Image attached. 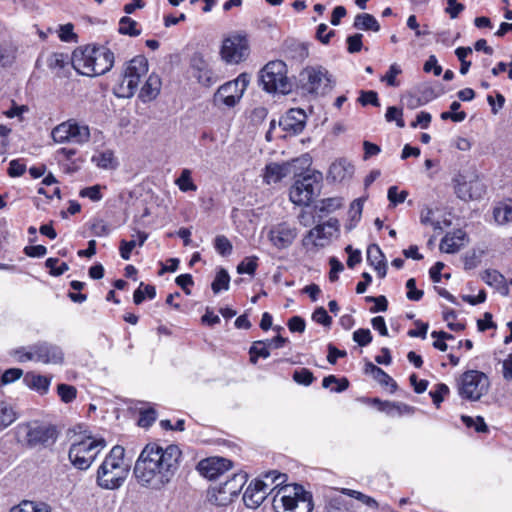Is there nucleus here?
I'll list each match as a JSON object with an SVG mask.
<instances>
[{
	"instance_id": "obj_1",
	"label": "nucleus",
	"mask_w": 512,
	"mask_h": 512,
	"mask_svg": "<svg viewBox=\"0 0 512 512\" xmlns=\"http://www.w3.org/2000/svg\"><path fill=\"white\" fill-rule=\"evenodd\" d=\"M182 452L177 445L165 447L157 443L147 444L141 451L134 466L137 482L145 488L161 490L175 476Z\"/></svg>"
},
{
	"instance_id": "obj_2",
	"label": "nucleus",
	"mask_w": 512,
	"mask_h": 512,
	"mask_svg": "<svg viewBox=\"0 0 512 512\" xmlns=\"http://www.w3.org/2000/svg\"><path fill=\"white\" fill-rule=\"evenodd\" d=\"M71 64L81 75L99 76L111 70L114 65V54L104 46L78 47L72 53Z\"/></svg>"
},
{
	"instance_id": "obj_3",
	"label": "nucleus",
	"mask_w": 512,
	"mask_h": 512,
	"mask_svg": "<svg viewBox=\"0 0 512 512\" xmlns=\"http://www.w3.org/2000/svg\"><path fill=\"white\" fill-rule=\"evenodd\" d=\"M122 446H114L97 471V484L107 490L118 489L125 482L130 466L124 459Z\"/></svg>"
},
{
	"instance_id": "obj_4",
	"label": "nucleus",
	"mask_w": 512,
	"mask_h": 512,
	"mask_svg": "<svg viewBox=\"0 0 512 512\" xmlns=\"http://www.w3.org/2000/svg\"><path fill=\"white\" fill-rule=\"evenodd\" d=\"M273 506L278 512H312V494L299 484H286L273 496Z\"/></svg>"
},
{
	"instance_id": "obj_5",
	"label": "nucleus",
	"mask_w": 512,
	"mask_h": 512,
	"mask_svg": "<svg viewBox=\"0 0 512 512\" xmlns=\"http://www.w3.org/2000/svg\"><path fill=\"white\" fill-rule=\"evenodd\" d=\"M148 72V61L144 56H136L130 60L123 72L122 80L115 87V95L119 98L132 97L139 85L141 77Z\"/></svg>"
},
{
	"instance_id": "obj_6",
	"label": "nucleus",
	"mask_w": 512,
	"mask_h": 512,
	"mask_svg": "<svg viewBox=\"0 0 512 512\" xmlns=\"http://www.w3.org/2000/svg\"><path fill=\"white\" fill-rule=\"evenodd\" d=\"M18 434L24 436L27 445L30 447H48L56 442L59 430L57 426L51 423L34 420L20 425Z\"/></svg>"
},
{
	"instance_id": "obj_7",
	"label": "nucleus",
	"mask_w": 512,
	"mask_h": 512,
	"mask_svg": "<svg viewBox=\"0 0 512 512\" xmlns=\"http://www.w3.org/2000/svg\"><path fill=\"white\" fill-rule=\"evenodd\" d=\"M105 446L106 442L103 438L87 437L71 445L68 453L69 460L76 468L86 470Z\"/></svg>"
},
{
	"instance_id": "obj_8",
	"label": "nucleus",
	"mask_w": 512,
	"mask_h": 512,
	"mask_svg": "<svg viewBox=\"0 0 512 512\" xmlns=\"http://www.w3.org/2000/svg\"><path fill=\"white\" fill-rule=\"evenodd\" d=\"M261 83L267 92L287 94L291 91V83L287 77V66L281 60L271 61L261 71Z\"/></svg>"
},
{
	"instance_id": "obj_9",
	"label": "nucleus",
	"mask_w": 512,
	"mask_h": 512,
	"mask_svg": "<svg viewBox=\"0 0 512 512\" xmlns=\"http://www.w3.org/2000/svg\"><path fill=\"white\" fill-rule=\"evenodd\" d=\"M55 143H75L82 145L90 139V129L88 125L78 123L75 120H68L60 123L51 132Z\"/></svg>"
},
{
	"instance_id": "obj_10",
	"label": "nucleus",
	"mask_w": 512,
	"mask_h": 512,
	"mask_svg": "<svg viewBox=\"0 0 512 512\" xmlns=\"http://www.w3.org/2000/svg\"><path fill=\"white\" fill-rule=\"evenodd\" d=\"M490 387V381L486 374L477 370H469L461 376L459 394L469 400H479Z\"/></svg>"
},
{
	"instance_id": "obj_11",
	"label": "nucleus",
	"mask_w": 512,
	"mask_h": 512,
	"mask_svg": "<svg viewBox=\"0 0 512 512\" xmlns=\"http://www.w3.org/2000/svg\"><path fill=\"white\" fill-rule=\"evenodd\" d=\"M301 88L309 94H324L330 89V76L322 66H309L299 74Z\"/></svg>"
},
{
	"instance_id": "obj_12",
	"label": "nucleus",
	"mask_w": 512,
	"mask_h": 512,
	"mask_svg": "<svg viewBox=\"0 0 512 512\" xmlns=\"http://www.w3.org/2000/svg\"><path fill=\"white\" fill-rule=\"evenodd\" d=\"M320 173L307 174L297 179L290 188V200L299 206H307L319 188Z\"/></svg>"
},
{
	"instance_id": "obj_13",
	"label": "nucleus",
	"mask_w": 512,
	"mask_h": 512,
	"mask_svg": "<svg viewBox=\"0 0 512 512\" xmlns=\"http://www.w3.org/2000/svg\"><path fill=\"white\" fill-rule=\"evenodd\" d=\"M248 84V75L240 74L235 80L229 81L218 88L214 94V102L227 107H234L243 97Z\"/></svg>"
},
{
	"instance_id": "obj_14",
	"label": "nucleus",
	"mask_w": 512,
	"mask_h": 512,
	"mask_svg": "<svg viewBox=\"0 0 512 512\" xmlns=\"http://www.w3.org/2000/svg\"><path fill=\"white\" fill-rule=\"evenodd\" d=\"M248 480L245 472L233 473V475L223 483L213 488L214 501L217 505H226L230 503L242 490Z\"/></svg>"
},
{
	"instance_id": "obj_15",
	"label": "nucleus",
	"mask_w": 512,
	"mask_h": 512,
	"mask_svg": "<svg viewBox=\"0 0 512 512\" xmlns=\"http://www.w3.org/2000/svg\"><path fill=\"white\" fill-rule=\"evenodd\" d=\"M220 54L229 64H238L249 54L248 40L244 35L233 34L223 40Z\"/></svg>"
},
{
	"instance_id": "obj_16",
	"label": "nucleus",
	"mask_w": 512,
	"mask_h": 512,
	"mask_svg": "<svg viewBox=\"0 0 512 512\" xmlns=\"http://www.w3.org/2000/svg\"><path fill=\"white\" fill-rule=\"evenodd\" d=\"M297 236V228L293 224L285 221L272 225L267 231L269 242L278 250L289 248Z\"/></svg>"
},
{
	"instance_id": "obj_17",
	"label": "nucleus",
	"mask_w": 512,
	"mask_h": 512,
	"mask_svg": "<svg viewBox=\"0 0 512 512\" xmlns=\"http://www.w3.org/2000/svg\"><path fill=\"white\" fill-rule=\"evenodd\" d=\"M33 356L28 358L34 359L35 362L43 364H62L64 361V353L60 346L50 342H38L33 344Z\"/></svg>"
},
{
	"instance_id": "obj_18",
	"label": "nucleus",
	"mask_w": 512,
	"mask_h": 512,
	"mask_svg": "<svg viewBox=\"0 0 512 512\" xmlns=\"http://www.w3.org/2000/svg\"><path fill=\"white\" fill-rule=\"evenodd\" d=\"M233 466L232 461L223 457H209L201 460L197 465L199 473L212 480L219 478Z\"/></svg>"
},
{
	"instance_id": "obj_19",
	"label": "nucleus",
	"mask_w": 512,
	"mask_h": 512,
	"mask_svg": "<svg viewBox=\"0 0 512 512\" xmlns=\"http://www.w3.org/2000/svg\"><path fill=\"white\" fill-rule=\"evenodd\" d=\"M327 227H332L331 221L315 226L303 237L302 245L308 252H316L329 243L331 233L326 232Z\"/></svg>"
},
{
	"instance_id": "obj_20",
	"label": "nucleus",
	"mask_w": 512,
	"mask_h": 512,
	"mask_svg": "<svg viewBox=\"0 0 512 512\" xmlns=\"http://www.w3.org/2000/svg\"><path fill=\"white\" fill-rule=\"evenodd\" d=\"M270 484L255 479L246 488L243 494V502L247 508L256 509L269 495Z\"/></svg>"
},
{
	"instance_id": "obj_21",
	"label": "nucleus",
	"mask_w": 512,
	"mask_h": 512,
	"mask_svg": "<svg viewBox=\"0 0 512 512\" xmlns=\"http://www.w3.org/2000/svg\"><path fill=\"white\" fill-rule=\"evenodd\" d=\"M306 114L302 109L293 108L290 109L284 116L279 120V127L287 135H296L303 131L306 124Z\"/></svg>"
},
{
	"instance_id": "obj_22",
	"label": "nucleus",
	"mask_w": 512,
	"mask_h": 512,
	"mask_svg": "<svg viewBox=\"0 0 512 512\" xmlns=\"http://www.w3.org/2000/svg\"><path fill=\"white\" fill-rule=\"evenodd\" d=\"M191 68L196 72L199 83L211 86L218 81L217 75L210 69L208 62L200 53H194L190 60Z\"/></svg>"
},
{
	"instance_id": "obj_23",
	"label": "nucleus",
	"mask_w": 512,
	"mask_h": 512,
	"mask_svg": "<svg viewBox=\"0 0 512 512\" xmlns=\"http://www.w3.org/2000/svg\"><path fill=\"white\" fill-rule=\"evenodd\" d=\"M455 191L462 200L478 199L484 193V186L477 178L467 181L460 176L456 179Z\"/></svg>"
},
{
	"instance_id": "obj_24",
	"label": "nucleus",
	"mask_w": 512,
	"mask_h": 512,
	"mask_svg": "<svg viewBox=\"0 0 512 512\" xmlns=\"http://www.w3.org/2000/svg\"><path fill=\"white\" fill-rule=\"evenodd\" d=\"M367 261L374 267L380 278H384L387 274V265L385 255L380 247L376 244H371L367 249Z\"/></svg>"
},
{
	"instance_id": "obj_25",
	"label": "nucleus",
	"mask_w": 512,
	"mask_h": 512,
	"mask_svg": "<svg viewBox=\"0 0 512 512\" xmlns=\"http://www.w3.org/2000/svg\"><path fill=\"white\" fill-rule=\"evenodd\" d=\"M354 173V166L346 159H338L329 169V177L335 182L349 179Z\"/></svg>"
},
{
	"instance_id": "obj_26",
	"label": "nucleus",
	"mask_w": 512,
	"mask_h": 512,
	"mask_svg": "<svg viewBox=\"0 0 512 512\" xmlns=\"http://www.w3.org/2000/svg\"><path fill=\"white\" fill-rule=\"evenodd\" d=\"M161 85L162 82L158 75L154 73L149 75L148 79L140 90V100L144 103L154 100L160 93Z\"/></svg>"
},
{
	"instance_id": "obj_27",
	"label": "nucleus",
	"mask_w": 512,
	"mask_h": 512,
	"mask_svg": "<svg viewBox=\"0 0 512 512\" xmlns=\"http://www.w3.org/2000/svg\"><path fill=\"white\" fill-rule=\"evenodd\" d=\"M464 238L465 233L462 230L448 233L441 240L440 250L448 254L456 253L464 245Z\"/></svg>"
},
{
	"instance_id": "obj_28",
	"label": "nucleus",
	"mask_w": 512,
	"mask_h": 512,
	"mask_svg": "<svg viewBox=\"0 0 512 512\" xmlns=\"http://www.w3.org/2000/svg\"><path fill=\"white\" fill-rule=\"evenodd\" d=\"M289 173L287 164L270 163L266 165L263 173V181L270 185L281 181Z\"/></svg>"
},
{
	"instance_id": "obj_29",
	"label": "nucleus",
	"mask_w": 512,
	"mask_h": 512,
	"mask_svg": "<svg viewBox=\"0 0 512 512\" xmlns=\"http://www.w3.org/2000/svg\"><path fill=\"white\" fill-rule=\"evenodd\" d=\"M367 200V196L359 197L353 200L348 210V222L346 224L347 230L354 229L360 222L363 212L364 203Z\"/></svg>"
},
{
	"instance_id": "obj_30",
	"label": "nucleus",
	"mask_w": 512,
	"mask_h": 512,
	"mask_svg": "<svg viewBox=\"0 0 512 512\" xmlns=\"http://www.w3.org/2000/svg\"><path fill=\"white\" fill-rule=\"evenodd\" d=\"M495 222L501 226L512 224V202H501L493 209Z\"/></svg>"
},
{
	"instance_id": "obj_31",
	"label": "nucleus",
	"mask_w": 512,
	"mask_h": 512,
	"mask_svg": "<svg viewBox=\"0 0 512 512\" xmlns=\"http://www.w3.org/2000/svg\"><path fill=\"white\" fill-rule=\"evenodd\" d=\"M50 382V378L35 373H27L24 377V383L41 394L48 392Z\"/></svg>"
},
{
	"instance_id": "obj_32",
	"label": "nucleus",
	"mask_w": 512,
	"mask_h": 512,
	"mask_svg": "<svg viewBox=\"0 0 512 512\" xmlns=\"http://www.w3.org/2000/svg\"><path fill=\"white\" fill-rule=\"evenodd\" d=\"M353 26L354 28L363 31L378 32L380 30V25L377 19L369 13L357 14L354 18Z\"/></svg>"
},
{
	"instance_id": "obj_33",
	"label": "nucleus",
	"mask_w": 512,
	"mask_h": 512,
	"mask_svg": "<svg viewBox=\"0 0 512 512\" xmlns=\"http://www.w3.org/2000/svg\"><path fill=\"white\" fill-rule=\"evenodd\" d=\"M127 412L132 416H149L155 414L154 404L143 401H130L127 406Z\"/></svg>"
},
{
	"instance_id": "obj_34",
	"label": "nucleus",
	"mask_w": 512,
	"mask_h": 512,
	"mask_svg": "<svg viewBox=\"0 0 512 512\" xmlns=\"http://www.w3.org/2000/svg\"><path fill=\"white\" fill-rule=\"evenodd\" d=\"M69 63H71V57H69L68 54L59 52L50 54L46 60V64L49 69L55 71L58 74H60V71L68 66Z\"/></svg>"
},
{
	"instance_id": "obj_35",
	"label": "nucleus",
	"mask_w": 512,
	"mask_h": 512,
	"mask_svg": "<svg viewBox=\"0 0 512 512\" xmlns=\"http://www.w3.org/2000/svg\"><path fill=\"white\" fill-rule=\"evenodd\" d=\"M92 162L101 169H115L117 167V161L114 157V153L110 150L100 152L92 157Z\"/></svg>"
},
{
	"instance_id": "obj_36",
	"label": "nucleus",
	"mask_w": 512,
	"mask_h": 512,
	"mask_svg": "<svg viewBox=\"0 0 512 512\" xmlns=\"http://www.w3.org/2000/svg\"><path fill=\"white\" fill-rule=\"evenodd\" d=\"M322 386L331 392L340 393L348 388L349 381L346 378H337L334 375H329L323 378Z\"/></svg>"
},
{
	"instance_id": "obj_37",
	"label": "nucleus",
	"mask_w": 512,
	"mask_h": 512,
	"mask_svg": "<svg viewBox=\"0 0 512 512\" xmlns=\"http://www.w3.org/2000/svg\"><path fill=\"white\" fill-rule=\"evenodd\" d=\"M259 480L270 484V488H269V494H270L274 491L277 492L280 487L284 486L283 484L287 480V475L283 474V473H279L277 471H270V472L264 474L263 477L260 478Z\"/></svg>"
},
{
	"instance_id": "obj_38",
	"label": "nucleus",
	"mask_w": 512,
	"mask_h": 512,
	"mask_svg": "<svg viewBox=\"0 0 512 512\" xmlns=\"http://www.w3.org/2000/svg\"><path fill=\"white\" fill-rule=\"evenodd\" d=\"M338 491L344 495H347L351 498H354V499L362 502L364 505H366L369 508H372V509L378 508V502L373 497H370L360 491L348 489V488H341Z\"/></svg>"
},
{
	"instance_id": "obj_39",
	"label": "nucleus",
	"mask_w": 512,
	"mask_h": 512,
	"mask_svg": "<svg viewBox=\"0 0 512 512\" xmlns=\"http://www.w3.org/2000/svg\"><path fill=\"white\" fill-rule=\"evenodd\" d=\"M463 424L467 429V433L472 432L478 434H486L489 432L488 425L484 422V418H461Z\"/></svg>"
},
{
	"instance_id": "obj_40",
	"label": "nucleus",
	"mask_w": 512,
	"mask_h": 512,
	"mask_svg": "<svg viewBox=\"0 0 512 512\" xmlns=\"http://www.w3.org/2000/svg\"><path fill=\"white\" fill-rule=\"evenodd\" d=\"M118 31L120 34L132 37H136L141 34V30L138 28V23L128 16H124L120 19Z\"/></svg>"
},
{
	"instance_id": "obj_41",
	"label": "nucleus",
	"mask_w": 512,
	"mask_h": 512,
	"mask_svg": "<svg viewBox=\"0 0 512 512\" xmlns=\"http://www.w3.org/2000/svg\"><path fill=\"white\" fill-rule=\"evenodd\" d=\"M229 283H230V276L228 272L221 268L216 276L214 281L211 284V288L215 294L219 293L222 290H228L229 289Z\"/></svg>"
},
{
	"instance_id": "obj_42",
	"label": "nucleus",
	"mask_w": 512,
	"mask_h": 512,
	"mask_svg": "<svg viewBox=\"0 0 512 512\" xmlns=\"http://www.w3.org/2000/svg\"><path fill=\"white\" fill-rule=\"evenodd\" d=\"M175 184L182 192L197 190V186L192 180L191 171L189 169L182 170L180 176L176 179Z\"/></svg>"
},
{
	"instance_id": "obj_43",
	"label": "nucleus",
	"mask_w": 512,
	"mask_h": 512,
	"mask_svg": "<svg viewBox=\"0 0 512 512\" xmlns=\"http://www.w3.org/2000/svg\"><path fill=\"white\" fill-rule=\"evenodd\" d=\"M146 296L149 299H154L156 296V289L152 285H144V283H141L134 291L133 301L136 305H139L144 301Z\"/></svg>"
},
{
	"instance_id": "obj_44",
	"label": "nucleus",
	"mask_w": 512,
	"mask_h": 512,
	"mask_svg": "<svg viewBox=\"0 0 512 512\" xmlns=\"http://www.w3.org/2000/svg\"><path fill=\"white\" fill-rule=\"evenodd\" d=\"M369 367L371 368L373 377L380 384L385 385V386H390L391 391L396 390V388H397L396 382L384 370H382L381 368H379L371 363L369 364Z\"/></svg>"
},
{
	"instance_id": "obj_45",
	"label": "nucleus",
	"mask_w": 512,
	"mask_h": 512,
	"mask_svg": "<svg viewBox=\"0 0 512 512\" xmlns=\"http://www.w3.org/2000/svg\"><path fill=\"white\" fill-rule=\"evenodd\" d=\"M347 502L343 496L335 494L330 495L327 500L326 510L327 512H341L347 510Z\"/></svg>"
},
{
	"instance_id": "obj_46",
	"label": "nucleus",
	"mask_w": 512,
	"mask_h": 512,
	"mask_svg": "<svg viewBox=\"0 0 512 512\" xmlns=\"http://www.w3.org/2000/svg\"><path fill=\"white\" fill-rule=\"evenodd\" d=\"M342 206V199L338 197L326 198L320 201L317 209L322 213H332Z\"/></svg>"
},
{
	"instance_id": "obj_47",
	"label": "nucleus",
	"mask_w": 512,
	"mask_h": 512,
	"mask_svg": "<svg viewBox=\"0 0 512 512\" xmlns=\"http://www.w3.org/2000/svg\"><path fill=\"white\" fill-rule=\"evenodd\" d=\"M258 258L256 256L246 257L243 261H241L237 266V272L239 274H249L254 275L257 266H258Z\"/></svg>"
},
{
	"instance_id": "obj_48",
	"label": "nucleus",
	"mask_w": 512,
	"mask_h": 512,
	"mask_svg": "<svg viewBox=\"0 0 512 512\" xmlns=\"http://www.w3.org/2000/svg\"><path fill=\"white\" fill-rule=\"evenodd\" d=\"M482 280L489 286L500 287L504 282V277L496 270H485L481 276Z\"/></svg>"
},
{
	"instance_id": "obj_49",
	"label": "nucleus",
	"mask_w": 512,
	"mask_h": 512,
	"mask_svg": "<svg viewBox=\"0 0 512 512\" xmlns=\"http://www.w3.org/2000/svg\"><path fill=\"white\" fill-rule=\"evenodd\" d=\"M401 73V67L398 64L394 63L390 65L387 73L381 77V81L386 82L388 86L397 87L399 86V82L397 81L396 77Z\"/></svg>"
},
{
	"instance_id": "obj_50",
	"label": "nucleus",
	"mask_w": 512,
	"mask_h": 512,
	"mask_svg": "<svg viewBox=\"0 0 512 512\" xmlns=\"http://www.w3.org/2000/svg\"><path fill=\"white\" fill-rule=\"evenodd\" d=\"M408 196V192L405 190L399 191L397 186H391L387 192V198L392 206H397L403 203Z\"/></svg>"
},
{
	"instance_id": "obj_51",
	"label": "nucleus",
	"mask_w": 512,
	"mask_h": 512,
	"mask_svg": "<svg viewBox=\"0 0 512 512\" xmlns=\"http://www.w3.org/2000/svg\"><path fill=\"white\" fill-rule=\"evenodd\" d=\"M313 373L307 368L295 370L293 373V380L301 385L309 386L314 381Z\"/></svg>"
},
{
	"instance_id": "obj_52",
	"label": "nucleus",
	"mask_w": 512,
	"mask_h": 512,
	"mask_svg": "<svg viewBox=\"0 0 512 512\" xmlns=\"http://www.w3.org/2000/svg\"><path fill=\"white\" fill-rule=\"evenodd\" d=\"M59 260L57 258H48L45 261V266L50 269V274L53 276H60L64 274L69 266L67 263L62 262L59 266L57 265Z\"/></svg>"
},
{
	"instance_id": "obj_53",
	"label": "nucleus",
	"mask_w": 512,
	"mask_h": 512,
	"mask_svg": "<svg viewBox=\"0 0 512 512\" xmlns=\"http://www.w3.org/2000/svg\"><path fill=\"white\" fill-rule=\"evenodd\" d=\"M214 247L216 251L222 256L230 255L232 252V244L229 239L223 235H219L215 238Z\"/></svg>"
},
{
	"instance_id": "obj_54",
	"label": "nucleus",
	"mask_w": 512,
	"mask_h": 512,
	"mask_svg": "<svg viewBox=\"0 0 512 512\" xmlns=\"http://www.w3.org/2000/svg\"><path fill=\"white\" fill-rule=\"evenodd\" d=\"M374 402L379 405V411L385 413H391L394 409L399 411L400 413H411L410 408L406 405H395L390 402H381L378 399H375Z\"/></svg>"
},
{
	"instance_id": "obj_55",
	"label": "nucleus",
	"mask_w": 512,
	"mask_h": 512,
	"mask_svg": "<svg viewBox=\"0 0 512 512\" xmlns=\"http://www.w3.org/2000/svg\"><path fill=\"white\" fill-rule=\"evenodd\" d=\"M449 388L446 384L440 383L435 386L433 390L429 392L433 403L439 406L440 402L443 401L444 396L448 395Z\"/></svg>"
},
{
	"instance_id": "obj_56",
	"label": "nucleus",
	"mask_w": 512,
	"mask_h": 512,
	"mask_svg": "<svg viewBox=\"0 0 512 512\" xmlns=\"http://www.w3.org/2000/svg\"><path fill=\"white\" fill-rule=\"evenodd\" d=\"M58 395L65 403L71 402L76 397V388L67 384L58 385Z\"/></svg>"
},
{
	"instance_id": "obj_57",
	"label": "nucleus",
	"mask_w": 512,
	"mask_h": 512,
	"mask_svg": "<svg viewBox=\"0 0 512 512\" xmlns=\"http://www.w3.org/2000/svg\"><path fill=\"white\" fill-rule=\"evenodd\" d=\"M402 110L398 109L395 106L388 107L385 118L386 121L392 122L395 121L396 125L400 128H403L405 126L404 120L402 118Z\"/></svg>"
},
{
	"instance_id": "obj_58",
	"label": "nucleus",
	"mask_w": 512,
	"mask_h": 512,
	"mask_svg": "<svg viewBox=\"0 0 512 512\" xmlns=\"http://www.w3.org/2000/svg\"><path fill=\"white\" fill-rule=\"evenodd\" d=\"M23 375V370L20 368H10L4 371L1 376V384L8 385L20 379Z\"/></svg>"
},
{
	"instance_id": "obj_59",
	"label": "nucleus",
	"mask_w": 512,
	"mask_h": 512,
	"mask_svg": "<svg viewBox=\"0 0 512 512\" xmlns=\"http://www.w3.org/2000/svg\"><path fill=\"white\" fill-rule=\"evenodd\" d=\"M72 24H64L59 27L58 36L63 42H76L77 36Z\"/></svg>"
},
{
	"instance_id": "obj_60",
	"label": "nucleus",
	"mask_w": 512,
	"mask_h": 512,
	"mask_svg": "<svg viewBox=\"0 0 512 512\" xmlns=\"http://www.w3.org/2000/svg\"><path fill=\"white\" fill-rule=\"evenodd\" d=\"M79 195L81 197L89 198L91 201L97 202L102 199L101 194V186L100 185H94L90 187L83 188Z\"/></svg>"
},
{
	"instance_id": "obj_61",
	"label": "nucleus",
	"mask_w": 512,
	"mask_h": 512,
	"mask_svg": "<svg viewBox=\"0 0 512 512\" xmlns=\"http://www.w3.org/2000/svg\"><path fill=\"white\" fill-rule=\"evenodd\" d=\"M362 38L363 35L360 33H356L354 35H350L347 37V50L349 53H357L362 49Z\"/></svg>"
},
{
	"instance_id": "obj_62",
	"label": "nucleus",
	"mask_w": 512,
	"mask_h": 512,
	"mask_svg": "<svg viewBox=\"0 0 512 512\" xmlns=\"http://www.w3.org/2000/svg\"><path fill=\"white\" fill-rule=\"evenodd\" d=\"M407 298L411 301H419L423 297V291L416 288V280L410 278L406 282Z\"/></svg>"
},
{
	"instance_id": "obj_63",
	"label": "nucleus",
	"mask_w": 512,
	"mask_h": 512,
	"mask_svg": "<svg viewBox=\"0 0 512 512\" xmlns=\"http://www.w3.org/2000/svg\"><path fill=\"white\" fill-rule=\"evenodd\" d=\"M312 319L325 327H329L332 322L331 317L323 307H319L313 312Z\"/></svg>"
},
{
	"instance_id": "obj_64",
	"label": "nucleus",
	"mask_w": 512,
	"mask_h": 512,
	"mask_svg": "<svg viewBox=\"0 0 512 512\" xmlns=\"http://www.w3.org/2000/svg\"><path fill=\"white\" fill-rule=\"evenodd\" d=\"M353 340L360 346H367L372 341V335L369 329H358L353 333Z\"/></svg>"
}]
</instances>
